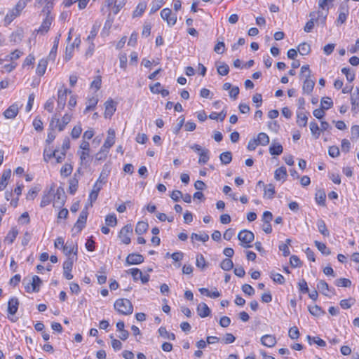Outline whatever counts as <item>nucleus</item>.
<instances>
[{
  "label": "nucleus",
  "instance_id": "obj_1",
  "mask_svg": "<svg viewBox=\"0 0 359 359\" xmlns=\"http://www.w3.org/2000/svg\"><path fill=\"white\" fill-rule=\"evenodd\" d=\"M114 309L120 313L130 315L133 311V306L130 301L127 299H118L114 303Z\"/></svg>",
  "mask_w": 359,
  "mask_h": 359
},
{
  "label": "nucleus",
  "instance_id": "obj_2",
  "mask_svg": "<svg viewBox=\"0 0 359 359\" xmlns=\"http://www.w3.org/2000/svg\"><path fill=\"white\" fill-rule=\"evenodd\" d=\"M72 119V114H65L62 118V121H60V119L57 114H54L50 122V128L53 130L55 128H57L59 131H62L65 126L70 122Z\"/></svg>",
  "mask_w": 359,
  "mask_h": 359
},
{
  "label": "nucleus",
  "instance_id": "obj_3",
  "mask_svg": "<svg viewBox=\"0 0 359 359\" xmlns=\"http://www.w3.org/2000/svg\"><path fill=\"white\" fill-rule=\"evenodd\" d=\"M238 240L241 242V245L245 248H250V243L255 238L254 233L249 230H242L238 233Z\"/></svg>",
  "mask_w": 359,
  "mask_h": 359
},
{
  "label": "nucleus",
  "instance_id": "obj_4",
  "mask_svg": "<svg viewBox=\"0 0 359 359\" xmlns=\"http://www.w3.org/2000/svg\"><path fill=\"white\" fill-rule=\"evenodd\" d=\"M88 205H86V207L81 210L76 222L74 224L73 230H76V233H80L86 226L88 215Z\"/></svg>",
  "mask_w": 359,
  "mask_h": 359
},
{
  "label": "nucleus",
  "instance_id": "obj_5",
  "mask_svg": "<svg viewBox=\"0 0 359 359\" xmlns=\"http://www.w3.org/2000/svg\"><path fill=\"white\" fill-rule=\"evenodd\" d=\"M72 91L67 88H61L57 91V111L60 112L64 109L66 105L67 97L68 93H71Z\"/></svg>",
  "mask_w": 359,
  "mask_h": 359
},
{
  "label": "nucleus",
  "instance_id": "obj_6",
  "mask_svg": "<svg viewBox=\"0 0 359 359\" xmlns=\"http://www.w3.org/2000/svg\"><path fill=\"white\" fill-rule=\"evenodd\" d=\"M42 281L38 276H34L32 280L29 282L25 286V289L27 292H38L40 290Z\"/></svg>",
  "mask_w": 359,
  "mask_h": 359
},
{
  "label": "nucleus",
  "instance_id": "obj_7",
  "mask_svg": "<svg viewBox=\"0 0 359 359\" xmlns=\"http://www.w3.org/2000/svg\"><path fill=\"white\" fill-rule=\"evenodd\" d=\"M133 233V226L131 224L124 226L118 233V237L121 242L126 245L130 243V235Z\"/></svg>",
  "mask_w": 359,
  "mask_h": 359
},
{
  "label": "nucleus",
  "instance_id": "obj_8",
  "mask_svg": "<svg viewBox=\"0 0 359 359\" xmlns=\"http://www.w3.org/2000/svg\"><path fill=\"white\" fill-rule=\"evenodd\" d=\"M53 205L61 207L65 204L66 196L64 189L59 187L57 189L55 194L53 193Z\"/></svg>",
  "mask_w": 359,
  "mask_h": 359
},
{
  "label": "nucleus",
  "instance_id": "obj_9",
  "mask_svg": "<svg viewBox=\"0 0 359 359\" xmlns=\"http://www.w3.org/2000/svg\"><path fill=\"white\" fill-rule=\"evenodd\" d=\"M161 16L164 20H166L169 26H173L177 22L176 14H172L171 9L168 8H163L161 11Z\"/></svg>",
  "mask_w": 359,
  "mask_h": 359
},
{
  "label": "nucleus",
  "instance_id": "obj_10",
  "mask_svg": "<svg viewBox=\"0 0 359 359\" xmlns=\"http://www.w3.org/2000/svg\"><path fill=\"white\" fill-rule=\"evenodd\" d=\"M73 264L74 259L73 257H69L63 263L64 276L67 280H71L73 278V275L71 273Z\"/></svg>",
  "mask_w": 359,
  "mask_h": 359
},
{
  "label": "nucleus",
  "instance_id": "obj_11",
  "mask_svg": "<svg viewBox=\"0 0 359 359\" xmlns=\"http://www.w3.org/2000/svg\"><path fill=\"white\" fill-rule=\"evenodd\" d=\"M126 262L128 265L139 264L144 262V257L137 253H131L128 255Z\"/></svg>",
  "mask_w": 359,
  "mask_h": 359
},
{
  "label": "nucleus",
  "instance_id": "obj_12",
  "mask_svg": "<svg viewBox=\"0 0 359 359\" xmlns=\"http://www.w3.org/2000/svg\"><path fill=\"white\" fill-rule=\"evenodd\" d=\"M115 142V131L113 129H109L108 130V135L107 139L105 140L104 144L102 146L103 149H106L107 151L109 150L110 147H111Z\"/></svg>",
  "mask_w": 359,
  "mask_h": 359
},
{
  "label": "nucleus",
  "instance_id": "obj_13",
  "mask_svg": "<svg viewBox=\"0 0 359 359\" xmlns=\"http://www.w3.org/2000/svg\"><path fill=\"white\" fill-rule=\"evenodd\" d=\"M53 189L51 187L49 191H44L40 203L41 208H44L49 205L53 201Z\"/></svg>",
  "mask_w": 359,
  "mask_h": 359
},
{
  "label": "nucleus",
  "instance_id": "obj_14",
  "mask_svg": "<svg viewBox=\"0 0 359 359\" xmlns=\"http://www.w3.org/2000/svg\"><path fill=\"white\" fill-rule=\"evenodd\" d=\"M276 338L272 334H265L261 338V343L262 345L271 348L276 344Z\"/></svg>",
  "mask_w": 359,
  "mask_h": 359
},
{
  "label": "nucleus",
  "instance_id": "obj_15",
  "mask_svg": "<svg viewBox=\"0 0 359 359\" xmlns=\"http://www.w3.org/2000/svg\"><path fill=\"white\" fill-rule=\"evenodd\" d=\"M104 117L110 118L116 111V104L112 100H109L104 103Z\"/></svg>",
  "mask_w": 359,
  "mask_h": 359
},
{
  "label": "nucleus",
  "instance_id": "obj_16",
  "mask_svg": "<svg viewBox=\"0 0 359 359\" xmlns=\"http://www.w3.org/2000/svg\"><path fill=\"white\" fill-rule=\"evenodd\" d=\"M53 18L50 16L49 11L47 13L46 18L43 20L42 24L38 29V32L45 34L49 30L50 26L52 23Z\"/></svg>",
  "mask_w": 359,
  "mask_h": 359
},
{
  "label": "nucleus",
  "instance_id": "obj_17",
  "mask_svg": "<svg viewBox=\"0 0 359 359\" xmlns=\"http://www.w3.org/2000/svg\"><path fill=\"white\" fill-rule=\"evenodd\" d=\"M18 105L15 103L13 104L4 112V116L6 118H14L18 115Z\"/></svg>",
  "mask_w": 359,
  "mask_h": 359
},
{
  "label": "nucleus",
  "instance_id": "obj_18",
  "mask_svg": "<svg viewBox=\"0 0 359 359\" xmlns=\"http://www.w3.org/2000/svg\"><path fill=\"white\" fill-rule=\"evenodd\" d=\"M62 250L66 255H70L71 253H74L75 255H76L78 252V247L77 245L74 243L72 241H67L62 247Z\"/></svg>",
  "mask_w": 359,
  "mask_h": 359
},
{
  "label": "nucleus",
  "instance_id": "obj_19",
  "mask_svg": "<svg viewBox=\"0 0 359 359\" xmlns=\"http://www.w3.org/2000/svg\"><path fill=\"white\" fill-rule=\"evenodd\" d=\"M196 311L198 315L201 318L208 317L211 313L210 308L204 302H201L197 306Z\"/></svg>",
  "mask_w": 359,
  "mask_h": 359
},
{
  "label": "nucleus",
  "instance_id": "obj_20",
  "mask_svg": "<svg viewBox=\"0 0 359 359\" xmlns=\"http://www.w3.org/2000/svg\"><path fill=\"white\" fill-rule=\"evenodd\" d=\"M340 13L339 14V17L337 18V22L340 24H343L346 22L347 15L348 13V6L344 4H341L339 6Z\"/></svg>",
  "mask_w": 359,
  "mask_h": 359
},
{
  "label": "nucleus",
  "instance_id": "obj_21",
  "mask_svg": "<svg viewBox=\"0 0 359 359\" xmlns=\"http://www.w3.org/2000/svg\"><path fill=\"white\" fill-rule=\"evenodd\" d=\"M305 80L303 83L302 90L303 93L307 95L311 93L315 86V81L311 79L310 77H305Z\"/></svg>",
  "mask_w": 359,
  "mask_h": 359
},
{
  "label": "nucleus",
  "instance_id": "obj_22",
  "mask_svg": "<svg viewBox=\"0 0 359 359\" xmlns=\"http://www.w3.org/2000/svg\"><path fill=\"white\" fill-rule=\"evenodd\" d=\"M19 306V301L16 297H12L8 303V312L14 315L17 313Z\"/></svg>",
  "mask_w": 359,
  "mask_h": 359
},
{
  "label": "nucleus",
  "instance_id": "obj_23",
  "mask_svg": "<svg viewBox=\"0 0 359 359\" xmlns=\"http://www.w3.org/2000/svg\"><path fill=\"white\" fill-rule=\"evenodd\" d=\"M81 42V40L79 38H76L72 44L69 46H67L65 50V59L66 61H69L72 57V53L74 51V46H78Z\"/></svg>",
  "mask_w": 359,
  "mask_h": 359
},
{
  "label": "nucleus",
  "instance_id": "obj_24",
  "mask_svg": "<svg viewBox=\"0 0 359 359\" xmlns=\"http://www.w3.org/2000/svg\"><path fill=\"white\" fill-rule=\"evenodd\" d=\"M316 15V12L315 11L311 12L309 13V17H311V18L306 23L304 27V30L305 32L309 33L313 30L315 25V22H316L315 18Z\"/></svg>",
  "mask_w": 359,
  "mask_h": 359
},
{
  "label": "nucleus",
  "instance_id": "obj_25",
  "mask_svg": "<svg viewBox=\"0 0 359 359\" xmlns=\"http://www.w3.org/2000/svg\"><path fill=\"white\" fill-rule=\"evenodd\" d=\"M11 175V170L10 169L4 170L0 179V191H3L8 184V180Z\"/></svg>",
  "mask_w": 359,
  "mask_h": 359
},
{
  "label": "nucleus",
  "instance_id": "obj_26",
  "mask_svg": "<svg viewBox=\"0 0 359 359\" xmlns=\"http://www.w3.org/2000/svg\"><path fill=\"white\" fill-rule=\"evenodd\" d=\"M77 154L80 158V164L87 166L90 158V151H78Z\"/></svg>",
  "mask_w": 359,
  "mask_h": 359
},
{
  "label": "nucleus",
  "instance_id": "obj_27",
  "mask_svg": "<svg viewBox=\"0 0 359 359\" xmlns=\"http://www.w3.org/2000/svg\"><path fill=\"white\" fill-rule=\"evenodd\" d=\"M61 37V34L59 33L54 39L53 46L49 54V58L54 60L56 56V53L59 44V41Z\"/></svg>",
  "mask_w": 359,
  "mask_h": 359
},
{
  "label": "nucleus",
  "instance_id": "obj_28",
  "mask_svg": "<svg viewBox=\"0 0 359 359\" xmlns=\"http://www.w3.org/2000/svg\"><path fill=\"white\" fill-rule=\"evenodd\" d=\"M48 62L45 59H41L39 60L36 69V73L37 75L41 76H43L47 68Z\"/></svg>",
  "mask_w": 359,
  "mask_h": 359
},
{
  "label": "nucleus",
  "instance_id": "obj_29",
  "mask_svg": "<svg viewBox=\"0 0 359 359\" xmlns=\"http://www.w3.org/2000/svg\"><path fill=\"white\" fill-rule=\"evenodd\" d=\"M287 175V170L283 166L276 169L274 173V177L276 180H285Z\"/></svg>",
  "mask_w": 359,
  "mask_h": 359
},
{
  "label": "nucleus",
  "instance_id": "obj_30",
  "mask_svg": "<svg viewBox=\"0 0 359 359\" xmlns=\"http://www.w3.org/2000/svg\"><path fill=\"white\" fill-rule=\"evenodd\" d=\"M161 83L159 82H157L154 86H150V87H149L150 90L153 93L161 94L162 95V97H167L169 95L168 90H167V89H163V90L155 89L156 87H161Z\"/></svg>",
  "mask_w": 359,
  "mask_h": 359
},
{
  "label": "nucleus",
  "instance_id": "obj_31",
  "mask_svg": "<svg viewBox=\"0 0 359 359\" xmlns=\"http://www.w3.org/2000/svg\"><path fill=\"white\" fill-rule=\"evenodd\" d=\"M146 8H147L146 2H144V1L140 2L137 4L135 10L133 11V17L136 18V17L141 16L143 14V13L144 12Z\"/></svg>",
  "mask_w": 359,
  "mask_h": 359
},
{
  "label": "nucleus",
  "instance_id": "obj_32",
  "mask_svg": "<svg viewBox=\"0 0 359 359\" xmlns=\"http://www.w3.org/2000/svg\"><path fill=\"white\" fill-rule=\"evenodd\" d=\"M149 227L147 222L141 221L138 222L135 227V233L138 235H142L145 233Z\"/></svg>",
  "mask_w": 359,
  "mask_h": 359
},
{
  "label": "nucleus",
  "instance_id": "obj_33",
  "mask_svg": "<svg viewBox=\"0 0 359 359\" xmlns=\"http://www.w3.org/2000/svg\"><path fill=\"white\" fill-rule=\"evenodd\" d=\"M283 147L279 143H272L269 147V152L271 155H280L283 153Z\"/></svg>",
  "mask_w": 359,
  "mask_h": 359
},
{
  "label": "nucleus",
  "instance_id": "obj_34",
  "mask_svg": "<svg viewBox=\"0 0 359 359\" xmlns=\"http://www.w3.org/2000/svg\"><path fill=\"white\" fill-rule=\"evenodd\" d=\"M326 195L324 191L318 190L316 194V201L321 206L325 205Z\"/></svg>",
  "mask_w": 359,
  "mask_h": 359
},
{
  "label": "nucleus",
  "instance_id": "obj_35",
  "mask_svg": "<svg viewBox=\"0 0 359 359\" xmlns=\"http://www.w3.org/2000/svg\"><path fill=\"white\" fill-rule=\"evenodd\" d=\"M351 102L352 105L351 110L355 113L357 114L359 111V95L358 93L357 94L353 95L351 97Z\"/></svg>",
  "mask_w": 359,
  "mask_h": 359
},
{
  "label": "nucleus",
  "instance_id": "obj_36",
  "mask_svg": "<svg viewBox=\"0 0 359 359\" xmlns=\"http://www.w3.org/2000/svg\"><path fill=\"white\" fill-rule=\"evenodd\" d=\"M309 313L316 317H319L325 313V311L318 305L309 306L308 307Z\"/></svg>",
  "mask_w": 359,
  "mask_h": 359
},
{
  "label": "nucleus",
  "instance_id": "obj_37",
  "mask_svg": "<svg viewBox=\"0 0 359 359\" xmlns=\"http://www.w3.org/2000/svg\"><path fill=\"white\" fill-rule=\"evenodd\" d=\"M317 226L319 232L321 234H323L324 236H329V231L327 229L325 222L323 219H320L318 220Z\"/></svg>",
  "mask_w": 359,
  "mask_h": 359
},
{
  "label": "nucleus",
  "instance_id": "obj_38",
  "mask_svg": "<svg viewBox=\"0 0 359 359\" xmlns=\"http://www.w3.org/2000/svg\"><path fill=\"white\" fill-rule=\"evenodd\" d=\"M308 117L304 112H297V123L299 127H305L307 125Z\"/></svg>",
  "mask_w": 359,
  "mask_h": 359
},
{
  "label": "nucleus",
  "instance_id": "obj_39",
  "mask_svg": "<svg viewBox=\"0 0 359 359\" xmlns=\"http://www.w3.org/2000/svg\"><path fill=\"white\" fill-rule=\"evenodd\" d=\"M158 333L162 337H163L165 339H168L170 340L175 339V334L172 332H168L167 330L165 329V327H161L158 329Z\"/></svg>",
  "mask_w": 359,
  "mask_h": 359
},
{
  "label": "nucleus",
  "instance_id": "obj_40",
  "mask_svg": "<svg viewBox=\"0 0 359 359\" xmlns=\"http://www.w3.org/2000/svg\"><path fill=\"white\" fill-rule=\"evenodd\" d=\"M76 173L74 174V177L69 180V192L74 195L78 188L79 180L76 178Z\"/></svg>",
  "mask_w": 359,
  "mask_h": 359
},
{
  "label": "nucleus",
  "instance_id": "obj_41",
  "mask_svg": "<svg viewBox=\"0 0 359 359\" xmlns=\"http://www.w3.org/2000/svg\"><path fill=\"white\" fill-rule=\"evenodd\" d=\"M317 288L324 295H328L327 292L330 290L329 285L324 280H320L318 281L317 284Z\"/></svg>",
  "mask_w": 359,
  "mask_h": 359
},
{
  "label": "nucleus",
  "instance_id": "obj_42",
  "mask_svg": "<svg viewBox=\"0 0 359 359\" xmlns=\"http://www.w3.org/2000/svg\"><path fill=\"white\" fill-rule=\"evenodd\" d=\"M20 13L15 10V8L10 10L5 16V21L8 23H11L16 17L20 15Z\"/></svg>",
  "mask_w": 359,
  "mask_h": 359
},
{
  "label": "nucleus",
  "instance_id": "obj_43",
  "mask_svg": "<svg viewBox=\"0 0 359 359\" xmlns=\"http://www.w3.org/2000/svg\"><path fill=\"white\" fill-rule=\"evenodd\" d=\"M275 193V187L272 184H269L264 186V196H266L268 198H273Z\"/></svg>",
  "mask_w": 359,
  "mask_h": 359
},
{
  "label": "nucleus",
  "instance_id": "obj_44",
  "mask_svg": "<svg viewBox=\"0 0 359 359\" xmlns=\"http://www.w3.org/2000/svg\"><path fill=\"white\" fill-rule=\"evenodd\" d=\"M307 339L310 344H311L312 343H315L320 347H324L326 346V342L322 339L319 338L318 337H311L308 335Z\"/></svg>",
  "mask_w": 359,
  "mask_h": 359
},
{
  "label": "nucleus",
  "instance_id": "obj_45",
  "mask_svg": "<svg viewBox=\"0 0 359 359\" xmlns=\"http://www.w3.org/2000/svg\"><path fill=\"white\" fill-rule=\"evenodd\" d=\"M256 140L259 144L263 146H266L269 143V137L265 133H259Z\"/></svg>",
  "mask_w": 359,
  "mask_h": 359
},
{
  "label": "nucleus",
  "instance_id": "obj_46",
  "mask_svg": "<svg viewBox=\"0 0 359 359\" xmlns=\"http://www.w3.org/2000/svg\"><path fill=\"white\" fill-rule=\"evenodd\" d=\"M18 232V230L13 229L11 230L4 239V242L8 244H11L15 241Z\"/></svg>",
  "mask_w": 359,
  "mask_h": 359
},
{
  "label": "nucleus",
  "instance_id": "obj_47",
  "mask_svg": "<svg viewBox=\"0 0 359 359\" xmlns=\"http://www.w3.org/2000/svg\"><path fill=\"white\" fill-rule=\"evenodd\" d=\"M310 130L312 135L318 139L320 135V128L316 121H311L309 124Z\"/></svg>",
  "mask_w": 359,
  "mask_h": 359
},
{
  "label": "nucleus",
  "instance_id": "obj_48",
  "mask_svg": "<svg viewBox=\"0 0 359 359\" xmlns=\"http://www.w3.org/2000/svg\"><path fill=\"white\" fill-rule=\"evenodd\" d=\"M219 158L223 164H229L232 161V154L230 151L223 152L220 154Z\"/></svg>",
  "mask_w": 359,
  "mask_h": 359
},
{
  "label": "nucleus",
  "instance_id": "obj_49",
  "mask_svg": "<svg viewBox=\"0 0 359 359\" xmlns=\"http://www.w3.org/2000/svg\"><path fill=\"white\" fill-rule=\"evenodd\" d=\"M315 245L318 250L323 255H328L331 253L330 250L327 248L326 245L323 243L316 241Z\"/></svg>",
  "mask_w": 359,
  "mask_h": 359
},
{
  "label": "nucleus",
  "instance_id": "obj_50",
  "mask_svg": "<svg viewBox=\"0 0 359 359\" xmlns=\"http://www.w3.org/2000/svg\"><path fill=\"white\" fill-rule=\"evenodd\" d=\"M126 0H115L114 5L112 6V11L117 14L120 10L125 6Z\"/></svg>",
  "mask_w": 359,
  "mask_h": 359
},
{
  "label": "nucleus",
  "instance_id": "obj_51",
  "mask_svg": "<svg viewBox=\"0 0 359 359\" xmlns=\"http://www.w3.org/2000/svg\"><path fill=\"white\" fill-rule=\"evenodd\" d=\"M298 51L302 55H308L311 51L310 45L306 43H302L299 45Z\"/></svg>",
  "mask_w": 359,
  "mask_h": 359
},
{
  "label": "nucleus",
  "instance_id": "obj_52",
  "mask_svg": "<svg viewBox=\"0 0 359 359\" xmlns=\"http://www.w3.org/2000/svg\"><path fill=\"white\" fill-rule=\"evenodd\" d=\"M105 224L108 226H115L117 224V219L114 214L108 215L105 218Z\"/></svg>",
  "mask_w": 359,
  "mask_h": 359
},
{
  "label": "nucleus",
  "instance_id": "obj_53",
  "mask_svg": "<svg viewBox=\"0 0 359 359\" xmlns=\"http://www.w3.org/2000/svg\"><path fill=\"white\" fill-rule=\"evenodd\" d=\"M233 262L229 258L224 259L220 264V267L224 271H229L233 268Z\"/></svg>",
  "mask_w": 359,
  "mask_h": 359
},
{
  "label": "nucleus",
  "instance_id": "obj_54",
  "mask_svg": "<svg viewBox=\"0 0 359 359\" xmlns=\"http://www.w3.org/2000/svg\"><path fill=\"white\" fill-rule=\"evenodd\" d=\"M226 116V113L222 111L220 113L212 112L209 115V118L212 120H219L220 121H222L224 120Z\"/></svg>",
  "mask_w": 359,
  "mask_h": 359
},
{
  "label": "nucleus",
  "instance_id": "obj_55",
  "mask_svg": "<svg viewBox=\"0 0 359 359\" xmlns=\"http://www.w3.org/2000/svg\"><path fill=\"white\" fill-rule=\"evenodd\" d=\"M127 272L131 274L135 281H137L142 278V271L137 268L130 269Z\"/></svg>",
  "mask_w": 359,
  "mask_h": 359
},
{
  "label": "nucleus",
  "instance_id": "obj_56",
  "mask_svg": "<svg viewBox=\"0 0 359 359\" xmlns=\"http://www.w3.org/2000/svg\"><path fill=\"white\" fill-rule=\"evenodd\" d=\"M208 153H209V151L207 149H204L203 150H202L201 152L199 153V156H200V158L198 160L199 163L205 164L208 161V160L210 158Z\"/></svg>",
  "mask_w": 359,
  "mask_h": 359
},
{
  "label": "nucleus",
  "instance_id": "obj_57",
  "mask_svg": "<svg viewBox=\"0 0 359 359\" xmlns=\"http://www.w3.org/2000/svg\"><path fill=\"white\" fill-rule=\"evenodd\" d=\"M196 265L198 268H200L202 270L206 267V262L203 255L199 254L197 255Z\"/></svg>",
  "mask_w": 359,
  "mask_h": 359
},
{
  "label": "nucleus",
  "instance_id": "obj_58",
  "mask_svg": "<svg viewBox=\"0 0 359 359\" xmlns=\"http://www.w3.org/2000/svg\"><path fill=\"white\" fill-rule=\"evenodd\" d=\"M270 277L275 283L283 285L285 283V278L280 273L271 272Z\"/></svg>",
  "mask_w": 359,
  "mask_h": 359
},
{
  "label": "nucleus",
  "instance_id": "obj_59",
  "mask_svg": "<svg viewBox=\"0 0 359 359\" xmlns=\"http://www.w3.org/2000/svg\"><path fill=\"white\" fill-rule=\"evenodd\" d=\"M72 170H73L72 165L70 164L66 163L62 167V168L60 170V174H61V175L67 177V176L70 175V174L72 172Z\"/></svg>",
  "mask_w": 359,
  "mask_h": 359
},
{
  "label": "nucleus",
  "instance_id": "obj_60",
  "mask_svg": "<svg viewBox=\"0 0 359 359\" xmlns=\"http://www.w3.org/2000/svg\"><path fill=\"white\" fill-rule=\"evenodd\" d=\"M108 153H109V151H107L106 149H103V148L101 147L99 152H97L95 156V161H100L105 160L107 156Z\"/></svg>",
  "mask_w": 359,
  "mask_h": 359
},
{
  "label": "nucleus",
  "instance_id": "obj_61",
  "mask_svg": "<svg viewBox=\"0 0 359 359\" xmlns=\"http://www.w3.org/2000/svg\"><path fill=\"white\" fill-rule=\"evenodd\" d=\"M338 287H350L351 285V281L349 279L345 278H341L337 279L335 283Z\"/></svg>",
  "mask_w": 359,
  "mask_h": 359
},
{
  "label": "nucleus",
  "instance_id": "obj_62",
  "mask_svg": "<svg viewBox=\"0 0 359 359\" xmlns=\"http://www.w3.org/2000/svg\"><path fill=\"white\" fill-rule=\"evenodd\" d=\"M355 303V299L349 298L348 299H342L340 302V306L344 309H347L351 307Z\"/></svg>",
  "mask_w": 359,
  "mask_h": 359
},
{
  "label": "nucleus",
  "instance_id": "obj_63",
  "mask_svg": "<svg viewBox=\"0 0 359 359\" xmlns=\"http://www.w3.org/2000/svg\"><path fill=\"white\" fill-rule=\"evenodd\" d=\"M229 72V67L226 63H222L217 67V72L219 75L225 76L228 74Z\"/></svg>",
  "mask_w": 359,
  "mask_h": 359
},
{
  "label": "nucleus",
  "instance_id": "obj_64",
  "mask_svg": "<svg viewBox=\"0 0 359 359\" xmlns=\"http://www.w3.org/2000/svg\"><path fill=\"white\" fill-rule=\"evenodd\" d=\"M321 105L323 109L327 110L333 106V102L330 97L323 98L321 100Z\"/></svg>",
  "mask_w": 359,
  "mask_h": 359
}]
</instances>
